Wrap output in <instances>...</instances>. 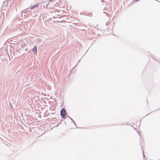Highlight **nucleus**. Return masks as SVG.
Returning <instances> with one entry per match:
<instances>
[{
	"instance_id": "1",
	"label": "nucleus",
	"mask_w": 160,
	"mask_h": 160,
	"mask_svg": "<svg viewBox=\"0 0 160 160\" xmlns=\"http://www.w3.org/2000/svg\"><path fill=\"white\" fill-rule=\"evenodd\" d=\"M61 115L62 118H66V111L65 109L62 108L61 111Z\"/></svg>"
},
{
	"instance_id": "2",
	"label": "nucleus",
	"mask_w": 160,
	"mask_h": 160,
	"mask_svg": "<svg viewBox=\"0 0 160 160\" xmlns=\"http://www.w3.org/2000/svg\"><path fill=\"white\" fill-rule=\"evenodd\" d=\"M32 51L33 52V53L36 54L37 53V47L36 46H34L33 49Z\"/></svg>"
},
{
	"instance_id": "3",
	"label": "nucleus",
	"mask_w": 160,
	"mask_h": 160,
	"mask_svg": "<svg viewBox=\"0 0 160 160\" xmlns=\"http://www.w3.org/2000/svg\"><path fill=\"white\" fill-rule=\"evenodd\" d=\"M38 4H37L36 5H34L33 6H32L31 8V9H33L35 7H38Z\"/></svg>"
}]
</instances>
